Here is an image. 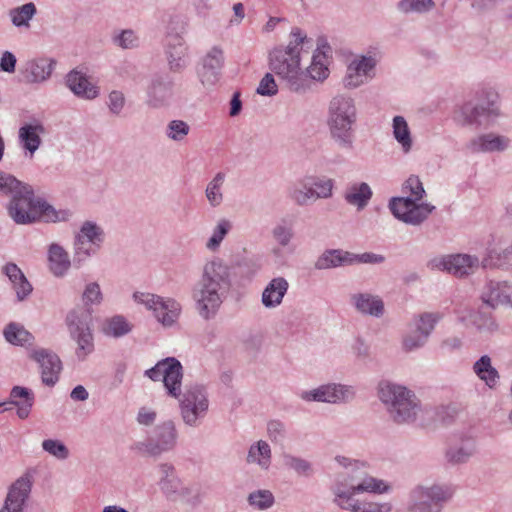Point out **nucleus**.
<instances>
[{"instance_id": "f257e3e1", "label": "nucleus", "mask_w": 512, "mask_h": 512, "mask_svg": "<svg viewBox=\"0 0 512 512\" xmlns=\"http://www.w3.org/2000/svg\"><path fill=\"white\" fill-rule=\"evenodd\" d=\"M291 37L286 47L274 48L269 53V68L291 92L302 95L312 90L315 81L323 82L328 77L325 60L330 46L318 45L310 66L303 70L301 51L306 44L312 45V40L297 27L292 29Z\"/></svg>"}, {"instance_id": "f03ea898", "label": "nucleus", "mask_w": 512, "mask_h": 512, "mask_svg": "<svg viewBox=\"0 0 512 512\" xmlns=\"http://www.w3.org/2000/svg\"><path fill=\"white\" fill-rule=\"evenodd\" d=\"M0 193L10 196L6 205L7 213L18 225L66 222L73 215L69 209L57 210L46 200L36 197L30 184L18 180L12 174Z\"/></svg>"}, {"instance_id": "7ed1b4c3", "label": "nucleus", "mask_w": 512, "mask_h": 512, "mask_svg": "<svg viewBox=\"0 0 512 512\" xmlns=\"http://www.w3.org/2000/svg\"><path fill=\"white\" fill-rule=\"evenodd\" d=\"M231 287L230 268L217 258L207 262L193 289L199 315L206 320L214 318Z\"/></svg>"}, {"instance_id": "20e7f679", "label": "nucleus", "mask_w": 512, "mask_h": 512, "mask_svg": "<svg viewBox=\"0 0 512 512\" xmlns=\"http://www.w3.org/2000/svg\"><path fill=\"white\" fill-rule=\"evenodd\" d=\"M103 295L97 282L88 283L82 294L85 311L72 310L67 314L66 323L71 338L77 343L76 356L84 360L94 351V338L92 334V311L90 305L102 302Z\"/></svg>"}, {"instance_id": "39448f33", "label": "nucleus", "mask_w": 512, "mask_h": 512, "mask_svg": "<svg viewBox=\"0 0 512 512\" xmlns=\"http://www.w3.org/2000/svg\"><path fill=\"white\" fill-rule=\"evenodd\" d=\"M377 394L389 418L397 425L414 423L423 410L420 399L403 385L382 380L378 384Z\"/></svg>"}, {"instance_id": "423d86ee", "label": "nucleus", "mask_w": 512, "mask_h": 512, "mask_svg": "<svg viewBox=\"0 0 512 512\" xmlns=\"http://www.w3.org/2000/svg\"><path fill=\"white\" fill-rule=\"evenodd\" d=\"M390 487L383 481L368 475L364 464L354 461V467L337 475L331 491L334 495L333 503L351 500V497L364 492L382 494L388 492Z\"/></svg>"}, {"instance_id": "0eeeda50", "label": "nucleus", "mask_w": 512, "mask_h": 512, "mask_svg": "<svg viewBox=\"0 0 512 512\" xmlns=\"http://www.w3.org/2000/svg\"><path fill=\"white\" fill-rule=\"evenodd\" d=\"M179 402L180 415L189 427H198L209 409L206 388L200 384L186 385L184 391L179 386V396H171Z\"/></svg>"}, {"instance_id": "6e6552de", "label": "nucleus", "mask_w": 512, "mask_h": 512, "mask_svg": "<svg viewBox=\"0 0 512 512\" xmlns=\"http://www.w3.org/2000/svg\"><path fill=\"white\" fill-rule=\"evenodd\" d=\"M451 498L449 488L442 485L416 486L409 494V512H441Z\"/></svg>"}, {"instance_id": "1a4fd4ad", "label": "nucleus", "mask_w": 512, "mask_h": 512, "mask_svg": "<svg viewBox=\"0 0 512 512\" xmlns=\"http://www.w3.org/2000/svg\"><path fill=\"white\" fill-rule=\"evenodd\" d=\"M177 438L175 423L172 420H166L156 425L147 439L137 442L136 449L148 456L158 457L171 451L176 446Z\"/></svg>"}, {"instance_id": "9d476101", "label": "nucleus", "mask_w": 512, "mask_h": 512, "mask_svg": "<svg viewBox=\"0 0 512 512\" xmlns=\"http://www.w3.org/2000/svg\"><path fill=\"white\" fill-rule=\"evenodd\" d=\"M144 375L152 381H162L168 396H179L182 386L183 367L175 357H167L147 369Z\"/></svg>"}, {"instance_id": "9b49d317", "label": "nucleus", "mask_w": 512, "mask_h": 512, "mask_svg": "<svg viewBox=\"0 0 512 512\" xmlns=\"http://www.w3.org/2000/svg\"><path fill=\"white\" fill-rule=\"evenodd\" d=\"M133 297L136 302L151 310L158 322L165 327H171L179 317L181 306L172 298L164 299L156 294L145 292H135Z\"/></svg>"}, {"instance_id": "f8f14e48", "label": "nucleus", "mask_w": 512, "mask_h": 512, "mask_svg": "<svg viewBox=\"0 0 512 512\" xmlns=\"http://www.w3.org/2000/svg\"><path fill=\"white\" fill-rule=\"evenodd\" d=\"M105 239V232L94 221H84L80 230L74 236V263H80L87 257L94 254L91 246L99 248Z\"/></svg>"}, {"instance_id": "ddd939ff", "label": "nucleus", "mask_w": 512, "mask_h": 512, "mask_svg": "<svg viewBox=\"0 0 512 512\" xmlns=\"http://www.w3.org/2000/svg\"><path fill=\"white\" fill-rule=\"evenodd\" d=\"M497 107L494 99L488 97L485 101H468L454 112V120L460 125H472L482 123V119L497 115Z\"/></svg>"}, {"instance_id": "4468645a", "label": "nucleus", "mask_w": 512, "mask_h": 512, "mask_svg": "<svg viewBox=\"0 0 512 512\" xmlns=\"http://www.w3.org/2000/svg\"><path fill=\"white\" fill-rule=\"evenodd\" d=\"M29 358L38 363L44 385L52 387L58 382L63 366L55 352L45 348L31 349Z\"/></svg>"}, {"instance_id": "2eb2a0df", "label": "nucleus", "mask_w": 512, "mask_h": 512, "mask_svg": "<svg viewBox=\"0 0 512 512\" xmlns=\"http://www.w3.org/2000/svg\"><path fill=\"white\" fill-rule=\"evenodd\" d=\"M224 61V51L221 46L215 45L207 51L197 70L199 80L203 86L212 87L219 82Z\"/></svg>"}, {"instance_id": "dca6fc26", "label": "nucleus", "mask_w": 512, "mask_h": 512, "mask_svg": "<svg viewBox=\"0 0 512 512\" xmlns=\"http://www.w3.org/2000/svg\"><path fill=\"white\" fill-rule=\"evenodd\" d=\"M353 387L330 383L321 385L309 391H303L300 394L301 399L305 401H316L326 403L348 402L354 398Z\"/></svg>"}, {"instance_id": "f3484780", "label": "nucleus", "mask_w": 512, "mask_h": 512, "mask_svg": "<svg viewBox=\"0 0 512 512\" xmlns=\"http://www.w3.org/2000/svg\"><path fill=\"white\" fill-rule=\"evenodd\" d=\"M147 104L151 108H162L169 105L173 96V82L168 75L155 74L152 76L147 89Z\"/></svg>"}, {"instance_id": "a211bd4d", "label": "nucleus", "mask_w": 512, "mask_h": 512, "mask_svg": "<svg viewBox=\"0 0 512 512\" xmlns=\"http://www.w3.org/2000/svg\"><path fill=\"white\" fill-rule=\"evenodd\" d=\"M32 487V476L28 473L18 478L9 488L0 512H24Z\"/></svg>"}, {"instance_id": "6ab92c4d", "label": "nucleus", "mask_w": 512, "mask_h": 512, "mask_svg": "<svg viewBox=\"0 0 512 512\" xmlns=\"http://www.w3.org/2000/svg\"><path fill=\"white\" fill-rule=\"evenodd\" d=\"M478 452L477 440L470 435H462L445 450V460L452 466L464 465Z\"/></svg>"}, {"instance_id": "aec40b11", "label": "nucleus", "mask_w": 512, "mask_h": 512, "mask_svg": "<svg viewBox=\"0 0 512 512\" xmlns=\"http://www.w3.org/2000/svg\"><path fill=\"white\" fill-rule=\"evenodd\" d=\"M479 265L480 262L476 256L468 254H454L444 256L439 260V263L436 266L455 277L462 278L473 274Z\"/></svg>"}, {"instance_id": "412c9836", "label": "nucleus", "mask_w": 512, "mask_h": 512, "mask_svg": "<svg viewBox=\"0 0 512 512\" xmlns=\"http://www.w3.org/2000/svg\"><path fill=\"white\" fill-rule=\"evenodd\" d=\"M357 120H327L330 139L342 151H352Z\"/></svg>"}, {"instance_id": "4be33fe9", "label": "nucleus", "mask_w": 512, "mask_h": 512, "mask_svg": "<svg viewBox=\"0 0 512 512\" xmlns=\"http://www.w3.org/2000/svg\"><path fill=\"white\" fill-rule=\"evenodd\" d=\"M350 303L362 315L380 318L385 312L384 302L381 297L369 292L351 294Z\"/></svg>"}, {"instance_id": "5701e85b", "label": "nucleus", "mask_w": 512, "mask_h": 512, "mask_svg": "<svg viewBox=\"0 0 512 512\" xmlns=\"http://www.w3.org/2000/svg\"><path fill=\"white\" fill-rule=\"evenodd\" d=\"M56 65L53 59L38 58L25 63L21 74L26 83H42L50 78Z\"/></svg>"}, {"instance_id": "b1692460", "label": "nucleus", "mask_w": 512, "mask_h": 512, "mask_svg": "<svg viewBox=\"0 0 512 512\" xmlns=\"http://www.w3.org/2000/svg\"><path fill=\"white\" fill-rule=\"evenodd\" d=\"M511 295L512 289L508 282L490 281L482 292L481 299L488 307L495 309L500 305H509Z\"/></svg>"}, {"instance_id": "393cba45", "label": "nucleus", "mask_w": 512, "mask_h": 512, "mask_svg": "<svg viewBox=\"0 0 512 512\" xmlns=\"http://www.w3.org/2000/svg\"><path fill=\"white\" fill-rule=\"evenodd\" d=\"M187 45L179 35H170L166 42V56L171 71L180 72L187 66Z\"/></svg>"}, {"instance_id": "a878e982", "label": "nucleus", "mask_w": 512, "mask_h": 512, "mask_svg": "<svg viewBox=\"0 0 512 512\" xmlns=\"http://www.w3.org/2000/svg\"><path fill=\"white\" fill-rule=\"evenodd\" d=\"M357 120L355 101L351 96L338 94L328 105L327 120Z\"/></svg>"}, {"instance_id": "bb28decb", "label": "nucleus", "mask_w": 512, "mask_h": 512, "mask_svg": "<svg viewBox=\"0 0 512 512\" xmlns=\"http://www.w3.org/2000/svg\"><path fill=\"white\" fill-rule=\"evenodd\" d=\"M373 57L362 56L353 60L347 67V73L344 78V85L347 88H356L364 83V77L375 67Z\"/></svg>"}, {"instance_id": "cd10ccee", "label": "nucleus", "mask_w": 512, "mask_h": 512, "mask_svg": "<svg viewBox=\"0 0 512 512\" xmlns=\"http://www.w3.org/2000/svg\"><path fill=\"white\" fill-rule=\"evenodd\" d=\"M46 133V129L38 121L26 123L19 128L18 137L21 147L31 155L39 149L42 140L41 135Z\"/></svg>"}, {"instance_id": "c85d7f7f", "label": "nucleus", "mask_w": 512, "mask_h": 512, "mask_svg": "<svg viewBox=\"0 0 512 512\" xmlns=\"http://www.w3.org/2000/svg\"><path fill=\"white\" fill-rule=\"evenodd\" d=\"M66 85L80 98L92 100L99 94L98 87L93 85L85 74L77 70H72L67 74Z\"/></svg>"}, {"instance_id": "c756f323", "label": "nucleus", "mask_w": 512, "mask_h": 512, "mask_svg": "<svg viewBox=\"0 0 512 512\" xmlns=\"http://www.w3.org/2000/svg\"><path fill=\"white\" fill-rule=\"evenodd\" d=\"M352 252L343 249H326L315 261L316 270H329L352 266Z\"/></svg>"}, {"instance_id": "7c9ffc66", "label": "nucleus", "mask_w": 512, "mask_h": 512, "mask_svg": "<svg viewBox=\"0 0 512 512\" xmlns=\"http://www.w3.org/2000/svg\"><path fill=\"white\" fill-rule=\"evenodd\" d=\"M509 140L493 133L477 136L469 141L467 149L472 153L504 151Z\"/></svg>"}, {"instance_id": "2f4dec72", "label": "nucleus", "mask_w": 512, "mask_h": 512, "mask_svg": "<svg viewBox=\"0 0 512 512\" xmlns=\"http://www.w3.org/2000/svg\"><path fill=\"white\" fill-rule=\"evenodd\" d=\"M512 258V244L506 245L502 239L489 243L486 256L481 262L483 268L498 267Z\"/></svg>"}, {"instance_id": "473e14b6", "label": "nucleus", "mask_w": 512, "mask_h": 512, "mask_svg": "<svg viewBox=\"0 0 512 512\" xmlns=\"http://www.w3.org/2000/svg\"><path fill=\"white\" fill-rule=\"evenodd\" d=\"M289 288L288 281L283 277L273 278L262 292L261 302L266 308H275L282 303Z\"/></svg>"}, {"instance_id": "72a5a7b5", "label": "nucleus", "mask_w": 512, "mask_h": 512, "mask_svg": "<svg viewBox=\"0 0 512 512\" xmlns=\"http://www.w3.org/2000/svg\"><path fill=\"white\" fill-rule=\"evenodd\" d=\"M11 400L9 402H0V407L7 403L13 404L17 407V415L21 419H26L31 411L34 403L33 392L22 386H14L10 392Z\"/></svg>"}, {"instance_id": "f704fd0d", "label": "nucleus", "mask_w": 512, "mask_h": 512, "mask_svg": "<svg viewBox=\"0 0 512 512\" xmlns=\"http://www.w3.org/2000/svg\"><path fill=\"white\" fill-rule=\"evenodd\" d=\"M3 273L13 284V288L19 301H23L32 293V285L27 280L22 270L15 263H7L3 267Z\"/></svg>"}, {"instance_id": "c9c22d12", "label": "nucleus", "mask_w": 512, "mask_h": 512, "mask_svg": "<svg viewBox=\"0 0 512 512\" xmlns=\"http://www.w3.org/2000/svg\"><path fill=\"white\" fill-rule=\"evenodd\" d=\"M49 268L56 277H63L71 266V261L66 250L57 243H52L48 248Z\"/></svg>"}, {"instance_id": "e433bc0d", "label": "nucleus", "mask_w": 512, "mask_h": 512, "mask_svg": "<svg viewBox=\"0 0 512 512\" xmlns=\"http://www.w3.org/2000/svg\"><path fill=\"white\" fill-rule=\"evenodd\" d=\"M334 504L340 509L350 512H391L392 510V505L389 502L360 501L355 499L354 496L351 497V500L345 499L343 502L339 501Z\"/></svg>"}, {"instance_id": "4c0bfd02", "label": "nucleus", "mask_w": 512, "mask_h": 512, "mask_svg": "<svg viewBox=\"0 0 512 512\" xmlns=\"http://www.w3.org/2000/svg\"><path fill=\"white\" fill-rule=\"evenodd\" d=\"M5 340L15 346L30 348L34 345V336L25 327L16 322H10L3 331Z\"/></svg>"}, {"instance_id": "58836bf2", "label": "nucleus", "mask_w": 512, "mask_h": 512, "mask_svg": "<svg viewBox=\"0 0 512 512\" xmlns=\"http://www.w3.org/2000/svg\"><path fill=\"white\" fill-rule=\"evenodd\" d=\"M287 196L294 204L301 207L314 201L310 178L305 177L291 184L287 189Z\"/></svg>"}, {"instance_id": "ea45409f", "label": "nucleus", "mask_w": 512, "mask_h": 512, "mask_svg": "<svg viewBox=\"0 0 512 512\" xmlns=\"http://www.w3.org/2000/svg\"><path fill=\"white\" fill-rule=\"evenodd\" d=\"M372 195L370 186L365 182H361L349 186L344 193V199L348 204L356 206L358 210H362L367 206Z\"/></svg>"}, {"instance_id": "a19ab883", "label": "nucleus", "mask_w": 512, "mask_h": 512, "mask_svg": "<svg viewBox=\"0 0 512 512\" xmlns=\"http://www.w3.org/2000/svg\"><path fill=\"white\" fill-rule=\"evenodd\" d=\"M473 372L480 380L484 381L489 388H494L500 378L498 371L492 366L491 358L488 355L481 356L473 364Z\"/></svg>"}, {"instance_id": "79ce46f5", "label": "nucleus", "mask_w": 512, "mask_h": 512, "mask_svg": "<svg viewBox=\"0 0 512 512\" xmlns=\"http://www.w3.org/2000/svg\"><path fill=\"white\" fill-rule=\"evenodd\" d=\"M247 463L258 464L267 470L271 464V448L266 441L260 440L251 445L246 458Z\"/></svg>"}, {"instance_id": "37998d69", "label": "nucleus", "mask_w": 512, "mask_h": 512, "mask_svg": "<svg viewBox=\"0 0 512 512\" xmlns=\"http://www.w3.org/2000/svg\"><path fill=\"white\" fill-rule=\"evenodd\" d=\"M419 201H411V205L402 218V222L410 225H419L425 221L433 212L435 206L428 203H418Z\"/></svg>"}, {"instance_id": "c03bdc74", "label": "nucleus", "mask_w": 512, "mask_h": 512, "mask_svg": "<svg viewBox=\"0 0 512 512\" xmlns=\"http://www.w3.org/2000/svg\"><path fill=\"white\" fill-rule=\"evenodd\" d=\"M393 136L401 145L404 153H408L412 148V137L407 121L402 116L393 118Z\"/></svg>"}, {"instance_id": "a18cd8bd", "label": "nucleus", "mask_w": 512, "mask_h": 512, "mask_svg": "<svg viewBox=\"0 0 512 512\" xmlns=\"http://www.w3.org/2000/svg\"><path fill=\"white\" fill-rule=\"evenodd\" d=\"M132 330V326L121 315L106 319L102 326V331L106 336L120 338L127 335Z\"/></svg>"}, {"instance_id": "49530a36", "label": "nucleus", "mask_w": 512, "mask_h": 512, "mask_svg": "<svg viewBox=\"0 0 512 512\" xmlns=\"http://www.w3.org/2000/svg\"><path fill=\"white\" fill-rule=\"evenodd\" d=\"M224 181L225 174L223 172H218L206 187L205 195L212 207H218L223 201L221 188Z\"/></svg>"}, {"instance_id": "de8ad7c7", "label": "nucleus", "mask_w": 512, "mask_h": 512, "mask_svg": "<svg viewBox=\"0 0 512 512\" xmlns=\"http://www.w3.org/2000/svg\"><path fill=\"white\" fill-rule=\"evenodd\" d=\"M36 14V6L33 2H28L20 7L11 9L9 15L13 25L16 27L29 26V21Z\"/></svg>"}, {"instance_id": "09e8293b", "label": "nucleus", "mask_w": 512, "mask_h": 512, "mask_svg": "<svg viewBox=\"0 0 512 512\" xmlns=\"http://www.w3.org/2000/svg\"><path fill=\"white\" fill-rule=\"evenodd\" d=\"M158 485L167 499L176 501L179 496L187 494L188 489L183 488L180 479L176 476L173 478H160Z\"/></svg>"}, {"instance_id": "8fccbe9b", "label": "nucleus", "mask_w": 512, "mask_h": 512, "mask_svg": "<svg viewBox=\"0 0 512 512\" xmlns=\"http://www.w3.org/2000/svg\"><path fill=\"white\" fill-rule=\"evenodd\" d=\"M313 189L314 201L317 199H328L333 195L334 180L327 177H309Z\"/></svg>"}, {"instance_id": "3c124183", "label": "nucleus", "mask_w": 512, "mask_h": 512, "mask_svg": "<svg viewBox=\"0 0 512 512\" xmlns=\"http://www.w3.org/2000/svg\"><path fill=\"white\" fill-rule=\"evenodd\" d=\"M247 501L250 506L258 510H267L273 506L275 498L271 491L260 489L250 493Z\"/></svg>"}, {"instance_id": "603ef678", "label": "nucleus", "mask_w": 512, "mask_h": 512, "mask_svg": "<svg viewBox=\"0 0 512 512\" xmlns=\"http://www.w3.org/2000/svg\"><path fill=\"white\" fill-rule=\"evenodd\" d=\"M284 463L288 468L295 471L299 476L310 477L314 474L312 463L301 457L285 455Z\"/></svg>"}, {"instance_id": "864d4df0", "label": "nucleus", "mask_w": 512, "mask_h": 512, "mask_svg": "<svg viewBox=\"0 0 512 512\" xmlns=\"http://www.w3.org/2000/svg\"><path fill=\"white\" fill-rule=\"evenodd\" d=\"M190 132V126L183 120H171L166 126V136L175 141L181 142Z\"/></svg>"}, {"instance_id": "5fc2aeb1", "label": "nucleus", "mask_w": 512, "mask_h": 512, "mask_svg": "<svg viewBox=\"0 0 512 512\" xmlns=\"http://www.w3.org/2000/svg\"><path fill=\"white\" fill-rule=\"evenodd\" d=\"M231 229V223L227 219H221L216 227L213 230V233L211 237L208 239L206 243V247L209 250H215L217 249L225 236L228 234V232Z\"/></svg>"}, {"instance_id": "6e6d98bb", "label": "nucleus", "mask_w": 512, "mask_h": 512, "mask_svg": "<svg viewBox=\"0 0 512 512\" xmlns=\"http://www.w3.org/2000/svg\"><path fill=\"white\" fill-rule=\"evenodd\" d=\"M473 325L481 333H493L498 329V325L491 314L481 309L474 315Z\"/></svg>"}, {"instance_id": "4d7b16f0", "label": "nucleus", "mask_w": 512, "mask_h": 512, "mask_svg": "<svg viewBox=\"0 0 512 512\" xmlns=\"http://www.w3.org/2000/svg\"><path fill=\"white\" fill-rule=\"evenodd\" d=\"M403 193H408L411 200L420 201L425 195V189L418 176L411 175L402 186Z\"/></svg>"}, {"instance_id": "13d9d810", "label": "nucleus", "mask_w": 512, "mask_h": 512, "mask_svg": "<svg viewBox=\"0 0 512 512\" xmlns=\"http://www.w3.org/2000/svg\"><path fill=\"white\" fill-rule=\"evenodd\" d=\"M434 7L433 0H401L398 3V8L404 13H424Z\"/></svg>"}, {"instance_id": "bf43d9fd", "label": "nucleus", "mask_w": 512, "mask_h": 512, "mask_svg": "<svg viewBox=\"0 0 512 512\" xmlns=\"http://www.w3.org/2000/svg\"><path fill=\"white\" fill-rule=\"evenodd\" d=\"M42 448L45 452L59 460H65L69 457V449L60 440L46 439L42 442Z\"/></svg>"}, {"instance_id": "052dcab7", "label": "nucleus", "mask_w": 512, "mask_h": 512, "mask_svg": "<svg viewBox=\"0 0 512 512\" xmlns=\"http://www.w3.org/2000/svg\"><path fill=\"white\" fill-rule=\"evenodd\" d=\"M429 338L427 333L421 331V329L414 328L411 330L403 340V346L405 350L412 351L425 345Z\"/></svg>"}, {"instance_id": "680f3d73", "label": "nucleus", "mask_w": 512, "mask_h": 512, "mask_svg": "<svg viewBox=\"0 0 512 512\" xmlns=\"http://www.w3.org/2000/svg\"><path fill=\"white\" fill-rule=\"evenodd\" d=\"M113 43L123 49H132L138 46V37L133 30L126 29L113 36Z\"/></svg>"}, {"instance_id": "e2e57ef3", "label": "nucleus", "mask_w": 512, "mask_h": 512, "mask_svg": "<svg viewBox=\"0 0 512 512\" xmlns=\"http://www.w3.org/2000/svg\"><path fill=\"white\" fill-rule=\"evenodd\" d=\"M441 319L439 313H423L419 316L415 323V328L421 329L422 332L427 333L430 336L434 330L436 323Z\"/></svg>"}, {"instance_id": "0e129e2a", "label": "nucleus", "mask_w": 512, "mask_h": 512, "mask_svg": "<svg viewBox=\"0 0 512 512\" xmlns=\"http://www.w3.org/2000/svg\"><path fill=\"white\" fill-rule=\"evenodd\" d=\"M411 201L409 197H394L389 202V209L395 218L402 221L411 205Z\"/></svg>"}, {"instance_id": "69168bd1", "label": "nucleus", "mask_w": 512, "mask_h": 512, "mask_svg": "<svg viewBox=\"0 0 512 512\" xmlns=\"http://www.w3.org/2000/svg\"><path fill=\"white\" fill-rule=\"evenodd\" d=\"M271 233L274 240L282 247L289 245L294 237L293 229L280 223L274 226Z\"/></svg>"}, {"instance_id": "338daca9", "label": "nucleus", "mask_w": 512, "mask_h": 512, "mask_svg": "<svg viewBox=\"0 0 512 512\" xmlns=\"http://www.w3.org/2000/svg\"><path fill=\"white\" fill-rule=\"evenodd\" d=\"M257 94L261 96H274L278 93V85L275 81L274 75L266 73L260 80L256 89Z\"/></svg>"}, {"instance_id": "774afa93", "label": "nucleus", "mask_w": 512, "mask_h": 512, "mask_svg": "<svg viewBox=\"0 0 512 512\" xmlns=\"http://www.w3.org/2000/svg\"><path fill=\"white\" fill-rule=\"evenodd\" d=\"M126 103L124 94L121 91L113 90L108 95L107 106L113 115H120Z\"/></svg>"}]
</instances>
